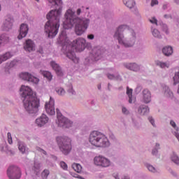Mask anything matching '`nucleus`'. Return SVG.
<instances>
[{"label": "nucleus", "instance_id": "obj_1", "mask_svg": "<svg viewBox=\"0 0 179 179\" xmlns=\"http://www.w3.org/2000/svg\"><path fill=\"white\" fill-rule=\"evenodd\" d=\"M66 21L63 24L64 29H72L75 26V31L77 36H81L86 31L89 26L90 20L87 19L81 20L75 15V12L71 9L66 10L65 13Z\"/></svg>", "mask_w": 179, "mask_h": 179}, {"label": "nucleus", "instance_id": "obj_2", "mask_svg": "<svg viewBox=\"0 0 179 179\" xmlns=\"http://www.w3.org/2000/svg\"><path fill=\"white\" fill-rule=\"evenodd\" d=\"M21 96L23 99L24 107L29 114H36L40 107V101L34 96L33 90L29 86L22 85L20 88Z\"/></svg>", "mask_w": 179, "mask_h": 179}, {"label": "nucleus", "instance_id": "obj_3", "mask_svg": "<svg viewBox=\"0 0 179 179\" xmlns=\"http://www.w3.org/2000/svg\"><path fill=\"white\" fill-rule=\"evenodd\" d=\"M114 38H117L119 44H122L124 47H133L135 44V31L127 25H121L116 31Z\"/></svg>", "mask_w": 179, "mask_h": 179}, {"label": "nucleus", "instance_id": "obj_4", "mask_svg": "<svg viewBox=\"0 0 179 179\" xmlns=\"http://www.w3.org/2000/svg\"><path fill=\"white\" fill-rule=\"evenodd\" d=\"M61 10V8L59 10H52L46 16L48 21L45 24V31L48 37H55L58 34Z\"/></svg>", "mask_w": 179, "mask_h": 179}, {"label": "nucleus", "instance_id": "obj_5", "mask_svg": "<svg viewBox=\"0 0 179 179\" xmlns=\"http://www.w3.org/2000/svg\"><path fill=\"white\" fill-rule=\"evenodd\" d=\"M59 43L63 45V48H73L75 49L76 51H83L85 50V47L86 45V40L83 38H78L73 41L72 45H68L69 44V40L66 37V32L65 31H62L59 35Z\"/></svg>", "mask_w": 179, "mask_h": 179}, {"label": "nucleus", "instance_id": "obj_6", "mask_svg": "<svg viewBox=\"0 0 179 179\" xmlns=\"http://www.w3.org/2000/svg\"><path fill=\"white\" fill-rule=\"evenodd\" d=\"M89 141L95 148H108L110 146L108 138L104 134L97 131H94L90 134Z\"/></svg>", "mask_w": 179, "mask_h": 179}, {"label": "nucleus", "instance_id": "obj_7", "mask_svg": "<svg viewBox=\"0 0 179 179\" xmlns=\"http://www.w3.org/2000/svg\"><path fill=\"white\" fill-rule=\"evenodd\" d=\"M56 140L64 155H68L72 150V140L68 136H58Z\"/></svg>", "mask_w": 179, "mask_h": 179}, {"label": "nucleus", "instance_id": "obj_8", "mask_svg": "<svg viewBox=\"0 0 179 179\" xmlns=\"http://www.w3.org/2000/svg\"><path fill=\"white\" fill-rule=\"evenodd\" d=\"M57 117L58 120V125L59 127H62V128H71L72 127L73 122L69 120L68 118L62 116V114L59 111V109H56Z\"/></svg>", "mask_w": 179, "mask_h": 179}, {"label": "nucleus", "instance_id": "obj_9", "mask_svg": "<svg viewBox=\"0 0 179 179\" xmlns=\"http://www.w3.org/2000/svg\"><path fill=\"white\" fill-rule=\"evenodd\" d=\"M94 163L95 166H99V167H108L111 164V162L108 159L100 155L94 158Z\"/></svg>", "mask_w": 179, "mask_h": 179}, {"label": "nucleus", "instance_id": "obj_10", "mask_svg": "<svg viewBox=\"0 0 179 179\" xmlns=\"http://www.w3.org/2000/svg\"><path fill=\"white\" fill-rule=\"evenodd\" d=\"M7 174L10 179H19L21 177L20 169L17 166H11L8 168Z\"/></svg>", "mask_w": 179, "mask_h": 179}, {"label": "nucleus", "instance_id": "obj_11", "mask_svg": "<svg viewBox=\"0 0 179 179\" xmlns=\"http://www.w3.org/2000/svg\"><path fill=\"white\" fill-rule=\"evenodd\" d=\"M20 78L23 80L31 82V83H34V85H37L40 82V80L38 78L27 72L20 73Z\"/></svg>", "mask_w": 179, "mask_h": 179}, {"label": "nucleus", "instance_id": "obj_12", "mask_svg": "<svg viewBox=\"0 0 179 179\" xmlns=\"http://www.w3.org/2000/svg\"><path fill=\"white\" fill-rule=\"evenodd\" d=\"M55 101L52 97L50 98L49 102H46L45 108L47 114L49 115H55Z\"/></svg>", "mask_w": 179, "mask_h": 179}, {"label": "nucleus", "instance_id": "obj_13", "mask_svg": "<svg viewBox=\"0 0 179 179\" xmlns=\"http://www.w3.org/2000/svg\"><path fill=\"white\" fill-rule=\"evenodd\" d=\"M50 118L45 114H42L40 117L36 120V124L38 127H44L45 124H48Z\"/></svg>", "mask_w": 179, "mask_h": 179}, {"label": "nucleus", "instance_id": "obj_14", "mask_svg": "<svg viewBox=\"0 0 179 179\" xmlns=\"http://www.w3.org/2000/svg\"><path fill=\"white\" fill-rule=\"evenodd\" d=\"M12 26H13V19L10 16H7L2 25L3 30L8 31V30L12 29Z\"/></svg>", "mask_w": 179, "mask_h": 179}, {"label": "nucleus", "instance_id": "obj_15", "mask_svg": "<svg viewBox=\"0 0 179 179\" xmlns=\"http://www.w3.org/2000/svg\"><path fill=\"white\" fill-rule=\"evenodd\" d=\"M29 33V26L26 24H22L20 27V34L18 35V39L22 40L24 37L27 36Z\"/></svg>", "mask_w": 179, "mask_h": 179}, {"label": "nucleus", "instance_id": "obj_16", "mask_svg": "<svg viewBox=\"0 0 179 179\" xmlns=\"http://www.w3.org/2000/svg\"><path fill=\"white\" fill-rule=\"evenodd\" d=\"M24 50L28 52H31V51H34L36 50V44H34V42L31 39H28L24 43Z\"/></svg>", "mask_w": 179, "mask_h": 179}, {"label": "nucleus", "instance_id": "obj_17", "mask_svg": "<svg viewBox=\"0 0 179 179\" xmlns=\"http://www.w3.org/2000/svg\"><path fill=\"white\" fill-rule=\"evenodd\" d=\"M50 66H52V69L55 70L57 76H62L64 75V72H62V69H61V66H59V64H57L54 61H52L50 62Z\"/></svg>", "mask_w": 179, "mask_h": 179}, {"label": "nucleus", "instance_id": "obj_18", "mask_svg": "<svg viewBox=\"0 0 179 179\" xmlns=\"http://www.w3.org/2000/svg\"><path fill=\"white\" fill-rule=\"evenodd\" d=\"M152 99V94H150V91L148 89H145L143 91V100L144 103L148 104V103H150Z\"/></svg>", "mask_w": 179, "mask_h": 179}, {"label": "nucleus", "instance_id": "obj_19", "mask_svg": "<svg viewBox=\"0 0 179 179\" xmlns=\"http://www.w3.org/2000/svg\"><path fill=\"white\" fill-rule=\"evenodd\" d=\"M66 55L67 58L73 61L74 64H78V62H79V58H78L76 55H75V52L72 50H69L66 53Z\"/></svg>", "mask_w": 179, "mask_h": 179}, {"label": "nucleus", "instance_id": "obj_20", "mask_svg": "<svg viewBox=\"0 0 179 179\" xmlns=\"http://www.w3.org/2000/svg\"><path fill=\"white\" fill-rule=\"evenodd\" d=\"M126 68L127 69H130V71H134V72H138V71H140L141 67L139 65L136 64V63H130L126 65Z\"/></svg>", "mask_w": 179, "mask_h": 179}, {"label": "nucleus", "instance_id": "obj_21", "mask_svg": "<svg viewBox=\"0 0 179 179\" xmlns=\"http://www.w3.org/2000/svg\"><path fill=\"white\" fill-rule=\"evenodd\" d=\"M9 43V36L6 34H2L0 36V47L1 45H5Z\"/></svg>", "mask_w": 179, "mask_h": 179}, {"label": "nucleus", "instance_id": "obj_22", "mask_svg": "<svg viewBox=\"0 0 179 179\" xmlns=\"http://www.w3.org/2000/svg\"><path fill=\"white\" fill-rule=\"evenodd\" d=\"M12 58V54L9 52H6L3 55H0V64L4 62V61H8V59Z\"/></svg>", "mask_w": 179, "mask_h": 179}, {"label": "nucleus", "instance_id": "obj_23", "mask_svg": "<svg viewBox=\"0 0 179 179\" xmlns=\"http://www.w3.org/2000/svg\"><path fill=\"white\" fill-rule=\"evenodd\" d=\"M162 52L166 57H169L173 54V48L171 46H166L162 49Z\"/></svg>", "mask_w": 179, "mask_h": 179}, {"label": "nucleus", "instance_id": "obj_24", "mask_svg": "<svg viewBox=\"0 0 179 179\" xmlns=\"http://www.w3.org/2000/svg\"><path fill=\"white\" fill-rule=\"evenodd\" d=\"M123 3L129 9H132L135 6V1L134 0H123Z\"/></svg>", "mask_w": 179, "mask_h": 179}, {"label": "nucleus", "instance_id": "obj_25", "mask_svg": "<svg viewBox=\"0 0 179 179\" xmlns=\"http://www.w3.org/2000/svg\"><path fill=\"white\" fill-rule=\"evenodd\" d=\"M138 113L139 114L145 115L146 113H149V107L145 106H140V108H138Z\"/></svg>", "mask_w": 179, "mask_h": 179}, {"label": "nucleus", "instance_id": "obj_26", "mask_svg": "<svg viewBox=\"0 0 179 179\" xmlns=\"http://www.w3.org/2000/svg\"><path fill=\"white\" fill-rule=\"evenodd\" d=\"M164 96H166V97H173V92H171L170 88H169V87L164 86Z\"/></svg>", "mask_w": 179, "mask_h": 179}, {"label": "nucleus", "instance_id": "obj_27", "mask_svg": "<svg viewBox=\"0 0 179 179\" xmlns=\"http://www.w3.org/2000/svg\"><path fill=\"white\" fill-rule=\"evenodd\" d=\"M72 169H73V170L76 171V173H80L82 171V166L79 164H73Z\"/></svg>", "mask_w": 179, "mask_h": 179}, {"label": "nucleus", "instance_id": "obj_28", "mask_svg": "<svg viewBox=\"0 0 179 179\" xmlns=\"http://www.w3.org/2000/svg\"><path fill=\"white\" fill-rule=\"evenodd\" d=\"M41 73L43 75L44 78H46L48 80H51L52 79V74H51L49 71H41Z\"/></svg>", "mask_w": 179, "mask_h": 179}, {"label": "nucleus", "instance_id": "obj_29", "mask_svg": "<svg viewBox=\"0 0 179 179\" xmlns=\"http://www.w3.org/2000/svg\"><path fill=\"white\" fill-rule=\"evenodd\" d=\"M127 94L129 97V103H132V89H129V87H127Z\"/></svg>", "mask_w": 179, "mask_h": 179}, {"label": "nucleus", "instance_id": "obj_30", "mask_svg": "<svg viewBox=\"0 0 179 179\" xmlns=\"http://www.w3.org/2000/svg\"><path fill=\"white\" fill-rule=\"evenodd\" d=\"M156 64L157 66H160V68H162V69L169 68L170 66V64L167 62H157Z\"/></svg>", "mask_w": 179, "mask_h": 179}, {"label": "nucleus", "instance_id": "obj_31", "mask_svg": "<svg viewBox=\"0 0 179 179\" xmlns=\"http://www.w3.org/2000/svg\"><path fill=\"white\" fill-rule=\"evenodd\" d=\"M173 85H178L179 83V71L176 72L173 77Z\"/></svg>", "mask_w": 179, "mask_h": 179}, {"label": "nucleus", "instance_id": "obj_32", "mask_svg": "<svg viewBox=\"0 0 179 179\" xmlns=\"http://www.w3.org/2000/svg\"><path fill=\"white\" fill-rule=\"evenodd\" d=\"M18 149L22 153H24V152H26V147L24 146V144H23V143H19Z\"/></svg>", "mask_w": 179, "mask_h": 179}, {"label": "nucleus", "instance_id": "obj_33", "mask_svg": "<svg viewBox=\"0 0 179 179\" xmlns=\"http://www.w3.org/2000/svg\"><path fill=\"white\" fill-rule=\"evenodd\" d=\"M42 178L43 179L47 178V177H48V176H50V171L48 169H45L43 172H42Z\"/></svg>", "mask_w": 179, "mask_h": 179}, {"label": "nucleus", "instance_id": "obj_34", "mask_svg": "<svg viewBox=\"0 0 179 179\" xmlns=\"http://www.w3.org/2000/svg\"><path fill=\"white\" fill-rule=\"evenodd\" d=\"M56 92L59 96H64L65 94V90L62 87L56 88Z\"/></svg>", "mask_w": 179, "mask_h": 179}, {"label": "nucleus", "instance_id": "obj_35", "mask_svg": "<svg viewBox=\"0 0 179 179\" xmlns=\"http://www.w3.org/2000/svg\"><path fill=\"white\" fill-rule=\"evenodd\" d=\"M152 35L154 37H157V38H160V32L157 29H154L152 31Z\"/></svg>", "mask_w": 179, "mask_h": 179}, {"label": "nucleus", "instance_id": "obj_36", "mask_svg": "<svg viewBox=\"0 0 179 179\" xmlns=\"http://www.w3.org/2000/svg\"><path fill=\"white\" fill-rule=\"evenodd\" d=\"M172 162H174L176 164H179V159L176 154H173V156L171 157Z\"/></svg>", "mask_w": 179, "mask_h": 179}, {"label": "nucleus", "instance_id": "obj_37", "mask_svg": "<svg viewBox=\"0 0 179 179\" xmlns=\"http://www.w3.org/2000/svg\"><path fill=\"white\" fill-rule=\"evenodd\" d=\"M101 53V50H98L97 52L95 53V60L96 61H99V59H100V58H101V55H100Z\"/></svg>", "mask_w": 179, "mask_h": 179}, {"label": "nucleus", "instance_id": "obj_38", "mask_svg": "<svg viewBox=\"0 0 179 179\" xmlns=\"http://www.w3.org/2000/svg\"><path fill=\"white\" fill-rule=\"evenodd\" d=\"M50 3H54V5L61 4V0H48Z\"/></svg>", "mask_w": 179, "mask_h": 179}, {"label": "nucleus", "instance_id": "obj_39", "mask_svg": "<svg viewBox=\"0 0 179 179\" xmlns=\"http://www.w3.org/2000/svg\"><path fill=\"white\" fill-rule=\"evenodd\" d=\"M60 166L62 169H63V170H68V165L64 162H60Z\"/></svg>", "mask_w": 179, "mask_h": 179}, {"label": "nucleus", "instance_id": "obj_40", "mask_svg": "<svg viewBox=\"0 0 179 179\" xmlns=\"http://www.w3.org/2000/svg\"><path fill=\"white\" fill-rule=\"evenodd\" d=\"M8 142L10 145L13 143V141H12V134H10V133H8Z\"/></svg>", "mask_w": 179, "mask_h": 179}, {"label": "nucleus", "instance_id": "obj_41", "mask_svg": "<svg viewBox=\"0 0 179 179\" xmlns=\"http://www.w3.org/2000/svg\"><path fill=\"white\" fill-rule=\"evenodd\" d=\"M147 167H148L149 171H151L152 173H156V169H155L153 167V166L148 165Z\"/></svg>", "mask_w": 179, "mask_h": 179}, {"label": "nucleus", "instance_id": "obj_42", "mask_svg": "<svg viewBox=\"0 0 179 179\" xmlns=\"http://www.w3.org/2000/svg\"><path fill=\"white\" fill-rule=\"evenodd\" d=\"M69 94L71 96H73V94H76L75 91H73V89L72 88V87H71V89L68 90Z\"/></svg>", "mask_w": 179, "mask_h": 179}, {"label": "nucleus", "instance_id": "obj_43", "mask_svg": "<svg viewBox=\"0 0 179 179\" xmlns=\"http://www.w3.org/2000/svg\"><path fill=\"white\" fill-rule=\"evenodd\" d=\"M171 125L173 127V128H176V132H178V128L176 127V122L173 120L171 121L170 122Z\"/></svg>", "mask_w": 179, "mask_h": 179}, {"label": "nucleus", "instance_id": "obj_44", "mask_svg": "<svg viewBox=\"0 0 179 179\" xmlns=\"http://www.w3.org/2000/svg\"><path fill=\"white\" fill-rule=\"evenodd\" d=\"M150 22L153 24H157V20H156L155 17H153L152 20H150Z\"/></svg>", "mask_w": 179, "mask_h": 179}, {"label": "nucleus", "instance_id": "obj_45", "mask_svg": "<svg viewBox=\"0 0 179 179\" xmlns=\"http://www.w3.org/2000/svg\"><path fill=\"white\" fill-rule=\"evenodd\" d=\"M73 177H74V178L85 179L83 177L79 176V175L77 174V173H74V174L73 175Z\"/></svg>", "mask_w": 179, "mask_h": 179}, {"label": "nucleus", "instance_id": "obj_46", "mask_svg": "<svg viewBox=\"0 0 179 179\" xmlns=\"http://www.w3.org/2000/svg\"><path fill=\"white\" fill-rule=\"evenodd\" d=\"M159 1L157 0H152L151 1V6H155V5H157Z\"/></svg>", "mask_w": 179, "mask_h": 179}, {"label": "nucleus", "instance_id": "obj_47", "mask_svg": "<svg viewBox=\"0 0 179 179\" xmlns=\"http://www.w3.org/2000/svg\"><path fill=\"white\" fill-rule=\"evenodd\" d=\"M122 113H123V114H129V111H128V110H127V108H125V107H123L122 108Z\"/></svg>", "mask_w": 179, "mask_h": 179}, {"label": "nucleus", "instance_id": "obj_48", "mask_svg": "<svg viewBox=\"0 0 179 179\" xmlns=\"http://www.w3.org/2000/svg\"><path fill=\"white\" fill-rule=\"evenodd\" d=\"M148 120H149L150 122H151L152 127H155V120H153L152 117H148Z\"/></svg>", "mask_w": 179, "mask_h": 179}, {"label": "nucleus", "instance_id": "obj_49", "mask_svg": "<svg viewBox=\"0 0 179 179\" xmlns=\"http://www.w3.org/2000/svg\"><path fill=\"white\" fill-rule=\"evenodd\" d=\"M108 79H115V76L113 74H108Z\"/></svg>", "mask_w": 179, "mask_h": 179}, {"label": "nucleus", "instance_id": "obj_50", "mask_svg": "<svg viewBox=\"0 0 179 179\" xmlns=\"http://www.w3.org/2000/svg\"><path fill=\"white\" fill-rule=\"evenodd\" d=\"M87 38H89L90 40H93V38H94V35L90 34L87 36Z\"/></svg>", "mask_w": 179, "mask_h": 179}, {"label": "nucleus", "instance_id": "obj_51", "mask_svg": "<svg viewBox=\"0 0 179 179\" xmlns=\"http://www.w3.org/2000/svg\"><path fill=\"white\" fill-rule=\"evenodd\" d=\"M16 64V62L13 61L10 62L9 68H12V66H15V64Z\"/></svg>", "mask_w": 179, "mask_h": 179}, {"label": "nucleus", "instance_id": "obj_52", "mask_svg": "<svg viewBox=\"0 0 179 179\" xmlns=\"http://www.w3.org/2000/svg\"><path fill=\"white\" fill-rule=\"evenodd\" d=\"M81 13H82V10L80 8H78L76 12L77 15H80Z\"/></svg>", "mask_w": 179, "mask_h": 179}, {"label": "nucleus", "instance_id": "obj_53", "mask_svg": "<svg viewBox=\"0 0 179 179\" xmlns=\"http://www.w3.org/2000/svg\"><path fill=\"white\" fill-rule=\"evenodd\" d=\"M156 153H157V150L154 149V150H152V155H156Z\"/></svg>", "mask_w": 179, "mask_h": 179}, {"label": "nucleus", "instance_id": "obj_54", "mask_svg": "<svg viewBox=\"0 0 179 179\" xmlns=\"http://www.w3.org/2000/svg\"><path fill=\"white\" fill-rule=\"evenodd\" d=\"M164 31H165V33H166V34H169V31H168L167 28H165V29H164Z\"/></svg>", "mask_w": 179, "mask_h": 179}, {"label": "nucleus", "instance_id": "obj_55", "mask_svg": "<svg viewBox=\"0 0 179 179\" xmlns=\"http://www.w3.org/2000/svg\"><path fill=\"white\" fill-rule=\"evenodd\" d=\"M122 179H129V178L128 176H124Z\"/></svg>", "mask_w": 179, "mask_h": 179}, {"label": "nucleus", "instance_id": "obj_56", "mask_svg": "<svg viewBox=\"0 0 179 179\" xmlns=\"http://www.w3.org/2000/svg\"><path fill=\"white\" fill-rule=\"evenodd\" d=\"M42 152L43 155H47V152L45 150H42Z\"/></svg>", "mask_w": 179, "mask_h": 179}, {"label": "nucleus", "instance_id": "obj_57", "mask_svg": "<svg viewBox=\"0 0 179 179\" xmlns=\"http://www.w3.org/2000/svg\"><path fill=\"white\" fill-rule=\"evenodd\" d=\"M98 89L100 90L101 89V85H98Z\"/></svg>", "mask_w": 179, "mask_h": 179}, {"label": "nucleus", "instance_id": "obj_58", "mask_svg": "<svg viewBox=\"0 0 179 179\" xmlns=\"http://www.w3.org/2000/svg\"><path fill=\"white\" fill-rule=\"evenodd\" d=\"M166 8H167V6H166V5H164V6H163V8H164V9H166Z\"/></svg>", "mask_w": 179, "mask_h": 179}, {"label": "nucleus", "instance_id": "obj_59", "mask_svg": "<svg viewBox=\"0 0 179 179\" xmlns=\"http://www.w3.org/2000/svg\"><path fill=\"white\" fill-rule=\"evenodd\" d=\"M156 146L157 148V147L160 146V145L159 144H157Z\"/></svg>", "mask_w": 179, "mask_h": 179}, {"label": "nucleus", "instance_id": "obj_60", "mask_svg": "<svg viewBox=\"0 0 179 179\" xmlns=\"http://www.w3.org/2000/svg\"><path fill=\"white\" fill-rule=\"evenodd\" d=\"M115 179H120V178H118L117 176H115Z\"/></svg>", "mask_w": 179, "mask_h": 179}, {"label": "nucleus", "instance_id": "obj_61", "mask_svg": "<svg viewBox=\"0 0 179 179\" xmlns=\"http://www.w3.org/2000/svg\"><path fill=\"white\" fill-rule=\"evenodd\" d=\"M164 17H167V15H164Z\"/></svg>", "mask_w": 179, "mask_h": 179}, {"label": "nucleus", "instance_id": "obj_62", "mask_svg": "<svg viewBox=\"0 0 179 179\" xmlns=\"http://www.w3.org/2000/svg\"><path fill=\"white\" fill-rule=\"evenodd\" d=\"M36 2H38L39 0H36Z\"/></svg>", "mask_w": 179, "mask_h": 179}, {"label": "nucleus", "instance_id": "obj_63", "mask_svg": "<svg viewBox=\"0 0 179 179\" xmlns=\"http://www.w3.org/2000/svg\"><path fill=\"white\" fill-rule=\"evenodd\" d=\"M0 10H1V6H0Z\"/></svg>", "mask_w": 179, "mask_h": 179}]
</instances>
